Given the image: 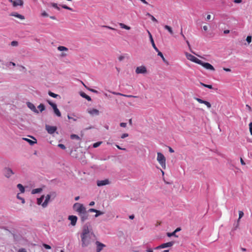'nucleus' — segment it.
<instances>
[{
    "mask_svg": "<svg viewBox=\"0 0 252 252\" xmlns=\"http://www.w3.org/2000/svg\"><path fill=\"white\" fill-rule=\"evenodd\" d=\"M157 161L164 169L166 168V158L165 156L161 153H157Z\"/></svg>",
    "mask_w": 252,
    "mask_h": 252,
    "instance_id": "nucleus-1",
    "label": "nucleus"
},
{
    "mask_svg": "<svg viewBox=\"0 0 252 252\" xmlns=\"http://www.w3.org/2000/svg\"><path fill=\"white\" fill-rule=\"evenodd\" d=\"M73 209L78 212V215L86 211V208L83 205L78 203H76L74 204Z\"/></svg>",
    "mask_w": 252,
    "mask_h": 252,
    "instance_id": "nucleus-2",
    "label": "nucleus"
},
{
    "mask_svg": "<svg viewBox=\"0 0 252 252\" xmlns=\"http://www.w3.org/2000/svg\"><path fill=\"white\" fill-rule=\"evenodd\" d=\"M82 246L83 247H87L91 243L90 235L81 236Z\"/></svg>",
    "mask_w": 252,
    "mask_h": 252,
    "instance_id": "nucleus-3",
    "label": "nucleus"
},
{
    "mask_svg": "<svg viewBox=\"0 0 252 252\" xmlns=\"http://www.w3.org/2000/svg\"><path fill=\"white\" fill-rule=\"evenodd\" d=\"M186 56L188 60L193 62L194 63H195L197 64H199L201 63V60H199L198 58L195 57V56L188 53H186Z\"/></svg>",
    "mask_w": 252,
    "mask_h": 252,
    "instance_id": "nucleus-4",
    "label": "nucleus"
},
{
    "mask_svg": "<svg viewBox=\"0 0 252 252\" xmlns=\"http://www.w3.org/2000/svg\"><path fill=\"white\" fill-rule=\"evenodd\" d=\"M45 129L48 133L52 134L57 130V127L56 126H51L46 125L45 126Z\"/></svg>",
    "mask_w": 252,
    "mask_h": 252,
    "instance_id": "nucleus-5",
    "label": "nucleus"
},
{
    "mask_svg": "<svg viewBox=\"0 0 252 252\" xmlns=\"http://www.w3.org/2000/svg\"><path fill=\"white\" fill-rule=\"evenodd\" d=\"M199 64L203 66L206 69L212 71L215 70V68L213 67V66L208 63H204L202 61H201V63H199Z\"/></svg>",
    "mask_w": 252,
    "mask_h": 252,
    "instance_id": "nucleus-6",
    "label": "nucleus"
},
{
    "mask_svg": "<svg viewBox=\"0 0 252 252\" xmlns=\"http://www.w3.org/2000/svg\"><path fill=\"white\" fill-rule=\"evenodd\" d=\"M174 244V242L173 241L169 242L166 243H163L161 244L160 245L158 246L157 247L156 249H164L167 247H172Z\"/></svg>",
    "mask_w": 252,
    "mask_h": 252,
    "instance_id": "nucleus-7",
    "label": "nucleus"
},
{
    "mask_svg": "<svg viewBox=\"0 0 252 252\" xmlns=\"http://www.w3.org/2000/svg\"><path fill=\"white\" fill-rule=\"evenodd\" d=\"M4 176L6 178H9L12 175L14 174V172L10 168H5L3 170Z\"/></svg>",
    "mask_w": 252,
    "mask_h": 252,
    "instance_id": "nucleus-8",
    "label": "nucleus"
},
{
    "mask_svg": "<svg viewBox=\"0 0 252 252\" xmlns=\"http://www.w3.org/2000/svg\"><path fill=\"white\" fill-rule=\"evenodd\" d=\"M9 1L12 4L14 7H16L17 6H22L24 4L23 0H9Z\"/></svg>",
    "mask_w": 252,
    "mask_h": 252,
    "instance_id": "nucleus-9",
    "label": "nucleus"
},
{
    "mask_svg": "<svg viewBox=\"0 0 252 252\" xmlns=\"http://www.w3.org/2000/svg\"><path fill=\"white\" fill-rule=\"evenodd\" d=\"M135 72L137 74L145 73L147 72V69L144 66H138L136 68Z\"/></svg>",
    "mask_w": 252,
    "mask_h": 252,
    "instance_id": "nucleus-10",
    "label": "nucleus"
},
{
    "mask_svg": "<svg viewBox=\"0 0 252 252\" xmlns=\"http://www.w3.org/2000/svg\"><path fill=\"white\" fill-rule=\"evenodd\" d=\"M194 99L199 103L204 104L205 105H206L208 108H211V105L209 102L203 100L200 98L197 97H195Z\"/></svg>",
    "mask_w": 252,
    "mask_h": 252,
    "instance_id": "nucleus-11",
    "label": "nucleus"
},
{
    "mask_svg": "<svg viewBox=\"0 0 252 252\" xmlns=\"http://www.w3.org/2000/svg\"><path fill=\"white\" fill-rule=\"evenodd\" d=\"M110 183V182L108 179H105L104 180L97 181V185L98 187L105 186L106 185H108Z\"/></svg>",
    "mask_w": 252,
    "mask_h": 252,
    "instance_id": "nucleus-12",
    "label": "nucleus"
},
{
    "mask_svg": "<svg viewBox=\"0 0 252 252\" xmlns=\"http://www.w3.org/2000/svg\"><path fill=\"white\" fill-rule=\"evenodd\" d=\"M68 220H70L71 224L72 226L75 225L77 220V217L75 216H69L68 217Z\"/></svg>",
    "mask_w": 252,
    "mask_h": 252,
    "instance_id": "nucleus-13",
    "label": "nucleus"
},
{
    "mask_svg": "<svg viewBox=\"0 0 252 252\" xmlns=\"http://www.w3.org/2000/svg\"><path fill=\"white\" fill-rule=\"evenodd\" d=\"M79 215L81 217L82 221H84L85 220H87L89 217V214L87 211L79 214Z\"/></svg>",
    "mask_w": 252,
    "mask_h": 252,
    "instance_id": "nucleus-14",
    "label": "nucleus"
},
{
    "mask_svg": "<svg viewBox=\"0 0 252 252\" xmlns=\"http://www.w3.org/2000/svg\"><path fill=\"white\" fill-rule=\"evenodd\" d=\"M147 32H148V34H149V37H150V41H151V42L152 43L153 47L154 48V49L156 51H158V49L157 48V47H156V45L155 44L154 39L153 38V37H152V35L151 32L149 31H147Z\"/></svg>",
    "mask_w": 252,
    "mask_h": 252,
    "instance_id": "nucleus-15",
    "label": "nucleus"
},
{
    "mask_svg": "<svg viewBox=\"0 0 252 252\" xmlns=\"http://www.w3.org/2000/svg\"><path fill=\"white\" fill-rule=\"evenodd\" d=\"M84 235H90V230L89 228V226L87 225H85L84 226L83 232L81 236H84Z\"/></svg>",
    "mask_w": 252,
    "mask_h": 252,
    "instance_id": "nucleus-16",
    "label": "nucleus"
},
{
    "mask_svg": "<svg viewBox=\"0 0 252 252\" xmlns=\"http://www.w3.org/2000/svg\"><path fill=\"white\" fill-rule=\"evenodd\" d=\"M96 244L97 245L96 252H100L103 248L105 247L104 244L101 243L98 241L96 242Z\"/></svg>",
    "mask_w": 252,
    "mask_h": 252,
    "instance_id": "nucleus-17",
    "label": "nucleus"
},
{
    "mask_svg": "<svg viewBox=\"0 0 252 252\" xmlns=\"http://www.w3.org/2000/svg\"><path fill=\"white\" fill-rule=\"evenodd\" d=\"M9 15L11 16H13V17L18 18L21 20L25 19V17L23 15H21L17 12H12Z\"/></svg>",
    "mask_w": 252,
    "mask_h": 252,
    "instance_id": "nucleus-18",
    "label": "nucleus"
},
{
    "mask_svg": "<svg viewBox=\"0 0 252 252\" xmlns=\"http://www.w3.org/2000/svg\"><path fill=\"white\" fill-rule=\"evenodd\" d=\"M27 106L32 111H33L35 113L38 112V111L37 110V109H36L35 106L31 102H28Z\"/></svg>",
    "mask_w": 252,
    "mask_h": 252,
    "instance_id": "nucleus-19",
    "label": "nucleus"
},
{
    "mask_svg": "<svg viewBox=\"0 0 252 252\" xmlns=\"http://www.w3.org/2000/svg\"><path fill=\"white\" fill-rule=\"evenodd\" d=\"M53 109L54 110V113L58 116V117H61V113L60 111V110L57 108V105H53Z\"/></svg>",
    "mask_w": 252,
    "mask_h": 252,
    "instance_id": "nucleus-20",
    "label": "nucleus"
},
{
    "mask_svg": "<svg viewBox=\"0 0 252 252\" xmlns=\"http://www.w3.org/2000/svg\"><path fill=\"white\" fill-rule=\"evenodd\" d=\"M88 113L92 115H98L99 114V111L96 109H92L88 111Z\"/></svg>",
    "mask_w": 252,
    "mask_h": 252,
    "instance_id": "nucleus-21",
    "label": "nucleus"
},
{
    "mask_svg": "<svg viewBox=\"0 0 252 252\" xmlns=\"http://www.w3.org/2000/svg\"><path fill=\"white\" fill-rule=\"evenodd\" d=\"M50 199V195L49 194H48L45 197V199L44 202L42 204V207H46L47 206V204L49 202Z\"/></svg>",
    "mask_w": 252,
    "mask_h": 252,
    "instance_id": "nucleus-22",
    "label": "nucleus"
},
{
    "mask_svg": "<svg viewBox=\"0 0 252 252\" xmlns=\"http://www.w3.org/2000/svg\"><path fill=\"white\" fill-rule=\"evenodd\" d=\"M80 95L83 97V98H86L87 100H88V101H91L92 99L91 98V97L89 95H88L87 94H86L84 92H81L80 93Z\"/></svg>",
    "mask_w": 252,
    "mask_h": 252,
    "instance_id": "nucleus-23",
    "label": "nucleus"
},
{
    "mask_svg": "<svg viewBox=\"0 0 252 252\" xmlns=\"http://www.w3.org/2000/svg\"><path fill=\"white\" fill-rule=\"evenodd\" d=\"M164 28L165 30H167L168 31V32L170 33V34L172 35L173 34V31L171 27H170L168 25H165L164 26Z\"/></svg>",
    "mask_w": 252,
    "mask_h": 252,
    "instance_id": "nucleus-24",
    "label": "nucleus"
},
{
    "mask_svg": "<svg viewBox=\"0 0 252 252\" xmlns=\"http://www.w3.org/2000/svg\"><path fill=\"white\" fill-rule=\"evenodd\" d=\"M119 26L121 27V28H123V29H126V30H129L130 29V27L123 24V23H119Z\"/></svg>",
    "mask_w": 252,
    "mask_h": 252,
    "instance_id": "nucleus-25",
    "label": "nucleus"
},
{
    "mask_svg": "<svg viewBox=\"0 0 252 252\" xmlns=\"http://www.w3.org/2000/svg\"><path fill=\"white\" fill-rule=\"evenodd\" d=\"M17 187L19 189L21 193H24L25 192L24 187L20 184L17 185Z\"/></svg>",
    "mask_w": 252,
    "mask_h": 252,
    "instance_id": "nucleus-26",
    "label": "nucleus"
},
{
    "mask_svg": "<svg viewBox=\"0 0 252 252\" xmlns=\"http://www.w3.org/2000/svg\"><path fill=\"white\" fill-rule=\"evenodd\" d=\"M41 190H42V189L40 188L35 189H33L32 190V194L38 193L40 192L41 191Z\"/></svg>",
    "mask_w": 252,
    "mask_h": 252,
    "instance_id": "nucleus-27",
    "label": "nucleus"
},
{
    "mask_svg": "<svg viewBox=\"0 0 252 252\" xmlns=\"http://www.w3.org/2000/svg\"><path fill=\"white\" fill-rule=\"evenodd\" d=\"M23 139L27 141V142H28L31 145H32L33 144L36 143V139H35V141H32L29 139L26 138H23Z\"/></svg>",
    "mask_w": 252,
    "mask_h": 252,
    "instance_id": "nucleus-28",
    "label": "nucleus"
},
{
    "mask_svg": "<svg viewBox=\"0 0 252 252\" xmlns=\"http://www.w3.org/2000/svg\"><path fill=\"white\" fill-rule=\"evenodd\" d=\"M167 236L168 237H171V236H174L175 237H178V235H177L176 234V233L175 232H174V231L173 232H171V233H170V232H168L167 233Z\"/></svg>",
    "mask_w": 252,
    "mask_h": 252,
    "instance_id": "nucleus-29",
    "label": "nucleus"
},
{
    "mask_svg": "<svg viewBox=\"0 0 252 252\" xmlns=\"http://www.w3.org/2000/svg\"><path fill=\"white\" fill-rule=\"evenodd\" d=\"M157 52H158V56H159L160 57H161V58H162V59L164 63H167V61H166V60H165V59L164 58V56H163V55L162 53L161 52L159 51H157Z\"/></svg>",
    "mask_w": 252,
    "mask_h": 252,
    "instance_id": "nucleus-30",
    "label": "nucleus"
},
{
    "mask_svg": "<svg viewBox=\"0 0 252 252\" xmlns=\"http://www.w3.org/2000/svg\"><path fill=\"white\" fill-rule=\"evenodd\" d=\"M58 50L60 51H67L68 49L64 46H60L58 47Z\"/></svg>",
    "mask_w": 252,
    "mask_h": 252,
    "instance_id": "nucleus-31",
    "label": "nucleus"
},
{
    "mask_svg": "<svg viewBox=\"0 0 252 252\" xmlns=\"http://www.w3.org/2000/svg\"><path fill=\"white\" fill-rule=\"evenodd\" d=\"M44 196L42 195L39 198H38L37 199V204L39 205L41 204L44 199Z\"/></svg>",
    "mask_w": 252,
    "mask_h": 252,
    "instance_id": "nucleus-32",
    "label": "nucleus"
},
{
    "mask_svg": "<svg viewBox=\"0 0 252 252\" xmlns=\"http://www.w3.org/2000/svg\"><path fill=\"white\" fill-rule=\"evenodd\" d=\"M70 138L72 139H77V140H79L80 139V137H79V136H78L76 134H71V136H70Z\"/></svg>",
    "mask_w": 252,
    "mask_h": 252,
    "instance_id": "nucleus-33",
    "label": "nucleus"
},
{
    "mask_svg": "<svg viewBox=\"0 0 252 252\" xmlns=\"http://www.w3.org/2000/svg\"><path fill=\"white\" fill-rule=\"evenodd\" d=\"M38 108L40 109V112H42L45 109V106L43 104H40L38 106Z\"/></svg>",
    "mask_w": 252,
    "mask_h": 252,
    "instance_id": "nucleus-34",
    "label": "nucleus"
},
{
    "mask_svg": "<svg viewBox=\"0 0 252 252\" xmlns=\"http://www.w3.org/2000/svg\"><path fill=\"white\" fill-rule=\"evenodd\" d=\"M48 94L50 96H52L53 97H54V98H56V97H57L58 96V94H54V93H52V92H51L50 91H49L48 92Z\"/></svg>",
    "mask_w": 252,
    "mask_h": 252,
    "instance_id": "nucleus-35",
    "label": "nucleus"
},
{
    "mask_svg": "<svg viewBox=\"0 0 252 252\" xmlns=\"http://www.w3.org/2000/svg\"><path fill=\"white\" fill-rule=\"evenodd\" d=\"M102 143V142H97L93 144V147L94 148H97L98 146L100 145V144Z\"/></svg>",
    "mask_w": 252,
    "mask_h": 252,
    "instance_id": "nucleus-36",
    "label": "nucleus"
},
{
    "mask_svg": "<svg viewBox=\"0 0 252 252\" xmlns=\"http://www.w3.org/2000/svg\"><path fill=\"white\" fill-rule=\"evenodd\" d=\"M102 214H103V212H101L100 211H99V210H96V214L95 215V217H97L98 216L101 215Z\"/></svg>",
    "mask_w": 252,
    "mask_h": 252,
    "instance_id": "nucleus-37",
    "label": "nucleus"
},
{
    "mask_svg": "<svg viewBox=\"0 0 252 252\" xmlns=\"http://www.w3.org/2000/svg\"><path fill=\"white\" fill-rule=\"evenodd\" d=\"M201 85H202L203 86L205 87H206V88H209V89H212V86L211 85H206V84H205L203 83H200Z\"/></svg>",
    "mask_w": 252,
    "mask_h": 252,
    "instance_id": "nucleus-38",
    "label": "nucleus"
},
{
    "mask_svg": "<svg viewBox=\"0 0 252 252\" xmlns=\"http://www.w3.org/2000/svg\"><path fill=\"white\" fill-rule=\"evenodd\" d=\"M244 213L242 211H239V220L243 217Z\"/></svg>",
    "mask_w": 252,
    "mask_h": 252,
    "instance_id": "nucleus-39",
    "label": "nucleus"
},
{
    "mask_svg": "<svg viewBox=\"0 0 252 252\" xmlns=\"http://www.w3.org/2000/svg\"><path fill=\"white\" fill-rule=\"evenodd\" d=\"M62 7L63 8H64V9H68V10H72V9L68 6H67V5H62Z\"/></svg>",
    "mask_w": 252,
    "mask_h": 252,
    "instance_id": "nucleus-40",
    "label": "nucleus"
},
{
    "mask_svg": "<svg viewBox=\"0 0 252 252\" xmlns=\"http://www.w3.org/2000/svg\"><path fill=\"white\" fill-rule=\"evenodd\" d=\"M41 15L42 16V17H48V14H47V13L44 11H43L41 14Z\"/></svg>",
    "mask_w": 252,
    "mask_h": 252,
    "instance_id": "nucleus-41",
    "label": "nucleus"
},
{
    "mask_svg": "<svg viewBox=\"0 0 252 252\" xmlns=\"http://www.w3.org/2000/svg\"><path fill=\"white\" fill-rule=\"evenodd\" d=\"M247 41L248 43H250L252 42V37L251 36H248L246 38Z\"/></svg>",
    "mask_w": 252,
    "mask_h": 252,
    "instance_id": "nucleus-42",
    "label": "nucleus"
},
{
    "mask_svg": "<svg viewBox=\"0 0 252 252\" xmlns=\"http://www.w3.org/2000/svg\"><path fill=\"white\" fill-rule=\"evenodd\" d=\"M11 45L13 46H16L18 45V42L16 41H13L11 42Z\"/></svg>",
    "mask_w": 252,
    "mask_h": 252,
    "instance_id": "nucleus-43",
    "label": "nucleus"
},
{
    "mask_svg": "<svg viewBox=\"0 0 252 252\" xmlns=\"http://www.w3.org/2000/svg\"><path fill=\"white\" fill-rule=\"evenodd\" d=\"M58 147H60V148L63 149V150H64L65 149V146L63 144H58Z\"/></svg>",
    "mask_w": 252,
    "mask_h": 252,
    "instance_id": "nucleus-44",
    "label": "nucleus"
},
{
    "mask_svg": "<svg viewBox=\"0 0 252 252\" xmlns=\"http://www.w3.org/2000/svg\"><path fill=\"white\" fill-rule=\"evenodd\" d=\"M43 246L46 249H51V247H50V246L47 245V244H43Z\"/></svg>",
    "mask_w": 252,
    "mask_h": 252,
    "instance_id": "nucleus-45",
    "label": "nucleus"
},
{
    "mask_svg": "<svg viewBox=\"0 0 252 252\" xmlns=\"http://www.w3.org/2000/svg\"><path fill=\"white\" fill-rule=\"evenodd\" d=\"M52 5L53 7L56 8L58 10H60V8L58 7V5L57 3H53L52 4Z\"/></svg>",
    "mask_w": 252,
    "mask_h": 252,
    "instance_id": "nucleus-46",
    "label": "nucleus"
},
{
    "mask_svg": "<svg viewBox=\"0 0 252 252\" xmlns=\"http://www.w3.org/2000/svg\"><path fill=\"white\" fill-rule=\"evenodd\" d=\"M180 34L183 37V38H184V40H186V38L185 36L184 35V34L183 33V29H182V28H181V29Z\"/></svg>",
    "mask_w": 252,
    "mask_h": 252,
    "instance_id": "nucleus-47",
    "label": "nucleus"
},
{
    "mask_svg": "<svg viewBox=\"0 0 252 252\" xmlns=\"http://www.w3.org/2000/svg\"><path fill=\"white\" fill-rule=\"evenodd\" d=\"M249 128H250V132L251 133V134L252 135V122H251L249 124Z\"/></svg>",
    "mask_w": 252,
    "mask_h": 252,
    "instance_id": "nucleus-48",
    "label": "nucleus"
},
{
    "mask_svg": "<svg viewBox=\"0 0 252 252\" xmlns=\"http://www.w3.org/2000/svg\"><path fill=\"white\" fill-rule=\"evenodd\" d=\"M124 96H126V97H134V98H137L138 97L137 96H134V95H126V94H125V95H123Z\"/></svg>",
    "mask_w": 252,
    "mask_h": 252,
    "instance_id": "nucleus-49",
    "label": "nucleus"
},
{
    "mask_svg": "<svg viewBox=\"0 0 252 252\" xmlns=\"http://www.w3.org/2000/svg\"><path fill=\"white\" fill-rule=\"evenodd\" d=\"M128 136V134L127 133H124L121 135V138L124 139L126 137H127Z\"/></svg>",
    "mask_w": 252,
    "mask_h": 252,
    "instance_id": "nucleus-50",
    "label": "nucleus"
},
{
    "mask_svg": "<svg viewBox=\"0 0 252 252\" xmlns=\"http://www.w3.org/2000/svg\"><path fill=\"white\" fill-rule=\"evenodd\" d=\"M150 17L153 22H158V20L153 15H150Z\"/></svg>",
    "mask_w": 252,
    "mask_h": 252,
    "instance_id": "nucleus-51",
    "label": "nucleus"
},
{
    "mask_svg": "<svg viewBox=\"0 0 252 252\" xmlns=\"http://www.w3.org/2000/svg\"><path fill=\"white\" fill-rule=\"evenodd\" d=\"M120 126L123 127H126V126L127 124L126 123H120Z\"/></svg>",
    "mask_w": 252,
    "mask_h": 252,
    "instance_id": "nucleus-52",
    "label": "nucleus"
},
{
    "mask_svg": "<svg viewBox=\"0 0 252 252\" xmlns=\"http://www.w3.org/2000/svg\"><path fill=\"white\" fill-rule=\"evenodd\" d=\"M17 198H19V199H20V200H22V203H23V204H24V203H25V201L24 199V198H21V197H20V196H19V194H17Z\"/></svg>",
    "mask_w": 252,
    "mask_h": 252,
    "instance_id": "nucleus-53",
    "label": "nucleus"
},
{
    "mask_svg": "<svg viewBox=\"0 0 252 252\" xmlns=\"http://www.w3.org/2000/svg\"><path fill=\"white\" fill-rule=\"evenodd\" d=\"M18 252H27L25 249L21 248L18 250Z\"/></svg>",
    "mask_w": 252,
    "mask_h": 252,
    "instance_id": "nucleus-54",
    "label": "nucleus"
},
{
    "mask_svg": "<svg viewBox=\"0 0 252 252\" xmlns=\"http://www.w3.org/2000/svg\"><path fill=\"white\" fill-rule=\"evenodd\" d=\"M96 209H93V208H91V209H90L89 210H88V212H96Z\"/></svg>",
    "mask_w": 252,
    "mask_h": 252,
    "instance_id": "nucleus-55",
    "label": "nucleus"
},
{
    "mask_svg": "<svg viewBox=\"0 0 252 252\" xmlns=\"http://www.w3.org/2000/svg\"><path fill=\"white\" fill-rule=\"evenodd\" d=\"M47 101H48V103L49 104V105H50L52 107H53V105H56L55 103H54L52 102H51V101H50V100H48Z\"/></svg>",
    "mask_w": 252,
    "mask_h": 252,
    "instance_id": "nucleus-56",
    "label": "nucleus"
},
{
    "mask_svg": "<svg viewBox=\"0 0 252 252\" xmlns=\"http://www.w3.org/2000/svg\"><path fill=\"white\" fill-rule=\"evenodd\" d=\"M116 147L118 149H120V150H124V151H126V148H121L120 146L118 145H116Z\"/></svg>",
    "mask_w": 252,
    "mask_h": 252,
    "instance_id": "nucleus-57",
    "label": "nucleus"
},
{
    "mask_svg": "<svg viewBox=\"0 0 252 252\" xmlns=\"http://www.w3.org/2000/svg\"><path fill=\"white\" fill-rule=\"evenodd\" d=\"M223 69L224 71H227V72H230V71H231V69H230V68L223 67Z\"/></svg>",
    "mask_w": 252,
    "mask_h": 252,
    "instance_id": "nucleus-58",
    "label": "nucleus"
},
{
    "mask_svg": "<svg viewBox=\"0 0 252 252\" xmlns=\"http://www.w3.org/2000/svg\"><path fill=\"white\" fill-rule=\"evenodd\" d=\"M67 118L68 119H72L73 121H76V119L71 117L69 115H67Z\"/></svg>",
    "mask_w": 252,
    "mask_h": 252,
    "instance_id": "nucleus-59",
    "label": "nucleus"
},
{
    "mask_svg": "<svg viewBox=\"0 0 252 252\" xmlns=\"http://www.w3.org/2000/svg\"><path fill=\"white\" fill-rule=\"evenodd\" d=\"M246 108H247V109H248L249 111H251L252 108H251V106H249L248 104H247V105H246Z\"/></svg>",
    "mask_w": 252,
    "mask_h": 252,
    "instance_id": "nucleus-60",
    "label": "nucleus"
},
{
    "mask_svg": "<svg viewBox=\"0 0 252 252\" xmlns=\"http://www.w3.org/2000/svg\"><path fill=\"white\" fill-rule=\"evenodd\" d=\"M234 2L236 3H240L242 2V0H234Z\"/></svg>",
    "mask_w": 252,
    "mask_h": 252,
    "instance_id": "nucleus-61",
    "label": "nucleus"
},
{
    "mask_svg": "<svg viewBox=\"0 0 252 252\" xmlns=\"http://www.w3.org/2000/svg\"><path fill=\"white\" fill-rule=\"evenodd\" d=\"M240 162H241V163L242 164V165H245V162H244V161L243 160V158H240Z\"/></svg>",
    "mask_w": 252,
    "mask_h": 252,
    "instance_id": "nucleus-62",
    "label": "nucleus"
},
{
    "mask_svg": "<svg viewBox=\"0 0 252 252\" xmlns=\"http://www.w3.org/2000/svg\"><path fill=\"white\" fill-rule=\"evenodd\" d=\"M229 32H230V31H229V30H224V31H223V33H224V34H228V33H229Z\"/></svg>",
    "mask_w": 252,
    "mask_h": 252,
    "instance_id": "nucleus-63",
    "label": "nucleus"
},
{
    "mask_svg": "<svg viewBox=\"0 0 252 252\" xmlns=\"http://www.w3.org/2000/svg\"><path fill=\"white\" fill-rule=\"evenodd\" d=\"M181 230V228L180 227H178L175 230H174V232H175V233Z\"/></svg>",
    "mask_w": 252,
    "mask_h": 252,
    "instance_id": "nucleus-64",
    "label": "nucleus"
}]
</instances>
